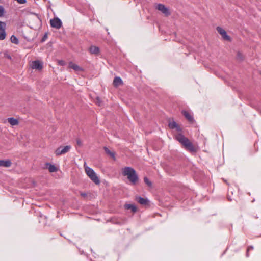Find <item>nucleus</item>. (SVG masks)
I'll use <instances>...</instances> for the list:
<instances>
[{
  "label": "nucleus",
  "instance_id": "nucleus-1",
  "mask_svg": "<svg viewBox=\"0 0 261 261\" xmlns=\"http://www.w3.org/2000/svg\"><path fill=\"white\" fill-rule=\"evenodd\" d=\"M175 139L178 141L188 151L191 152H195L196 150L189 139L183 134L179 133L175 136Z\"/></svg>",
  "mask_w": 261,
  "mask_h": 261
},
{
  "label": "nucleus",
  "instance_id": "nucleus-2",
  "mask_svg": "<svg viewBox=\"0 0 261 261\" xmlns=\"http://www.w3.org/2000/svg\"><path fill=\"white\" fill-rule=\"evenodd\" d=\"M122 175L126 176L128 180L135 185L139 180L138 175L135 170L130 167H125L122 169Z\"/></svg>",
  "mask_w": 261,
  "mask_h": 261
},
{
  "label": "nucleus",
  "instance_id": "nucleus-3",
  "mask_svg": "<svg viewBox=\"0 0 261 261\" xmlns=\"http://www.w3.org/2000/svg\"><path fill=\"white\" fill-rule=\"evenodd\" d=\"M85 172L90 179L95 184L98 185L100 184V180L93 169L89 167H86Z\"/></svg>",
  "mask_w": 261,
  "mask_h": 261
},
{
  "label": "nucleus",
  "instance_id": "nucleus-4",
  "mask_svg": "<svg viewBox=\"0 0 261 261\" xmlns=\"http://www.w3.org/2000/svg\"><path fill=\"white\" fill-rule=\"evenodd\" d=\"M50 26L56 29H59L62 25L61 20L58 17H55L50 21Z\"/></svg>",
  "mask_w": 261,
  "mask_h": 261
},
{
  "label": "nucleus",
  "instance_id": "nucleus-5",
  "mask_svg": "<svg viewBox=\"0 0 261 261\" xmlns=\"http://www.w3.org/2000/svg\"><path fill=\"white\" fill-rule=\"evenodd\" d=\"M217 31L222 36V37L224 40L227 41H231L230 37L227 35L225 30L220 27H217L216 28Z\"/></svg>",
  "mask_w": 261,
  "mask_h": 261
},
{
  "label": "nucleus",
  "instance_id": "nucleus-6",
  "mask_svg": "<svg viewBox=\"0 0 261 261\" xmlns=\"http://www.w3.org/2000/svg\"><path fill=\"white\" fill-rule=\"evenodd\" d=\"M70 149L71 146L70 145L65 146L63 148L61 147H60L56 150L55 153L57 155H60L67 153Z\"/></svg>",
  "mask_w": 261,
  "mask_h": 261
},
{
  "label": "nucleus",
  "instance_id": "nucleus-7",
  "mask_svg": "<svg viewBox=\"0 0 261 261\" xmlns=\"http://www.w3.org/2000/svg\"><path fill=\"white\" fill-rule=\"evenodd\" d=\"M156 8L164 13L166 16H168L170 14L169 9L166 7L164 5L159 4L157 5Z\"/></svg>",
  "mask_w": 261,
  "mask_h": 261
},
{
  "label": "nucleus",
  "instance_id": "nucleus-8",
  "mask_svg": "<svg viewBox=\"0 0 261 261\" xmlns=\"http://www.w3.org/2000/svg\"><path fill=\"white\" fill-rule=\"evenodd\" d=\"M135 200L142 205H147L149 203V200L147 198H144L141 196H136Z\"/></svg>",
  "mask_w": 261,
  "mask_h": 261
},
{
  "label": "nucleus",
  "instance_id": "nucleus-9",
  "mask_svg": "<svg viewBox=\"0 0 261 261\" xmlns=\"http://www.w3.org/2000/svg\"><path fill=\"white\" fill-rule=\"evenodd\" d=\"M181 114L185 117V118L191 123H193L194 121L193 117L191 114L186 110H182Z\"/></svg>",
  "mask_w": 261,
  "mask_h": 261
},
{
  "label": "nucleus",
  "instance_id": "nucleus-10",
  "mask_svg": "<svg viewBox=\"0 0 261 261\" xmlns=\"http://www.w3.org/2000/svg\"><path fill=\"white\" fill-rule=\"evenodd\" d=\"M45 168L48 169L49 172H56L57 171V168L54 165L49 163H46L45 164Z\"/></svg>",
  "mask_w": 261,
  "mask_h": 261
},
{
  "label": "nucleus",
  "instance_id": "nucleus-11",
  "mask_svg": "<svg viewBox=\"0 0 261 261\" xmlns=\"http://www.w3.org/2000/svg\"><path fill=\"white\" fill-rule=\"evenodd\" d=\"M32 67L33 69L41 70L42 68V64L38 60L32 62Z\"/></svg>",
  "mask_w": 261,
  "mask_h": 261
},
{
  "label": "nucleus",
  "instance_id": "nucleus-12",
  "mask_svg": "<svg viewBox=\"0 0 261 261\" xmlns=\"http://www.w3.org/2000/svg\"><path fill=\"white\" fill-rule=\"evenodd\" d=\"M12 162L10 160H0V166L4 167H9L11 166Z\"/></svg>",
  "mask_w": 261,
  "mask_h": 261
},
{
  "label": "nucleus",
  "instance_id": "nucleus-13",
  "mask_svg": "<svg viewBox=\"0 0 261 261\" xmlns=\"http://www.w3.org/2000/svg\"><path fill=\"white\" fill-rule=\"evenodd\" d=\"M89 51L91 54L97 55L99 53V48L97 46L92 45L89 47Z\"/></svg>",
  "mask_w": 261,
  "mask_h": 261
},
{
  "label": "nucleus",
  "instance_id": "nucleus-14",
  "mask_svg": "<svg viewBox=\"0 0 261 261\" xmlns=\"http://www.w3.org/2000/svg\"><path fill=\"white\" fill-rule=\"evenodd\" d=\"M69 67L70 68L73 69L75 71H82L83 69L81 67H80L79 65H77L76 64L73 63L72 62H70L69 63Z\"/></svg>",
  "mask_w": 261,
  "mask_h": 261
},
{
  "label": "nucleus",
  "instance_id": "nucleus-15",
  "mask_svg": "<svg viewBox=\"0 0 261 261\" xmlns=\"http://www.w3.org/2000/svg\"><path fill=\"white\" fill-rule=\"evenodd\" d=\"M124 207L126 210L131 209L133 213L136 212L137 210L136 206L135 205L132 204H125Z\"/></svg>",
  "mask_w": 261,
  "mask_h": 261
},
{
  "label": "nucleus",
  "instance_id": "nucleus-16",
  "mask_svg": "<svg viewBox=\"0 0 261 261\" xmlns=\"http://www.w3.org/2000/svg\"><path fill=\"white\" fill-rule=\"evenodd\" d=\"M122 83L123 81L121 77L117 76L114 78L113 81V84L115 86H118Z\"/></svg>",
  "mask_w": 261,
  "mask_h": 261
},
{
  "label": "nucleus",
  "instance_id": "nucleus-17",
  "mask_svg": "<svg viewBox=\"0 0 261 261\" xmlns=\"http://www.w3.org/2000/svg\"><path fill=\"white\" fill-rule=\"evenodd\" d=\"M8 122L12 125H16L18 124L19 122L17 119L13 117H10L8 118Z\"/></svg>",
  "mask_w": 261,
  "mask_h": 261
},
{
  "label": "nucleus",
  "instance_id": "nucleus-18",
  "mask_svg": "<svg viewBox=\"0 0 261 261\" xmlns=\"http://www.w3.org/2000/svg\"><path fill=\"white\" fill-rule=\"evenodd\" d=\"M6 27L0 30V40H3L5 39L6 33L5 31Z\"/></svg>",
  "mask_w": 261,
  "mask_h": 261
},
{
  "label": "nucleus",
  "instance_id": "nucleus-19",
  "mask_svg": "<svg viewBox=\"0 0 261 261\" xmlns=\"http://www.w3.org/2000/svg\"><path fill=\"white\" fill-rule=\"evenodd\" d=\"M103 149L107 154H109L110 156H111L112 158H113L114 159V160H115V154L114 152H112L107 147H104Z\"/></svg>",
  "mask_w": 261,
  "mask_h": 261
},
{
  "label": "nucleus",
  "instance_id": "nucleus-20",
  "mask_svg": "<svg viewBox=\"0 0 261 261\" xmlns=\"http://www.w3.org/2000/svg\"><path fill=\"white\" fill-rule=\"evenodd\" d=\"M10 40L12 43H14L15 44H18L19 43L18 39L17 38L16 36H15L14 35L11 36Z\"/></svg>",
  "mask_w": 261,
  "mask_h": 261
},
{
  "label": "nucleus",
  "instance_id": "nucleus-21",
  "mask_svg": "<svg viewBox=\"0 0 261 261\" xmlns=\"http://www.w3.org/2000/svg\"><path fill=\"white\" fill-rule=\"evenodd\" d=\"M177 123L175 121H172L169 122L168 126L171 129H174L177 126Z\"/></svg>",
  "mask_w": 261,
  "mask_h": 261
},
{
  "label": "nucleus",
  "instance_id": "nucleus-22",
  "mask_svg": "<svg viewBox=\"0 0 261 261\" xmlns=\"http://www.w3.org/2000/svg\"><path fill=\"white\" fill-rule=\"evenodd\" d=\"M144 182L149 187H151L152 186V182L147 177L144 178Z\"/></svg>",
  "mask_w": 261,
  "mask_h": 261
},
{
  "label": "nucleus",
  "instance_id": "nucleus-23",
  "mask_svg": "<svg viewBox=\"0 0 261 261\" xmlns=\"http://www.w3.org/2000/svg\"><path fill=\"white\" fill-rule=\"evenodd\" d=\"M6 11L3 6L0 5V17H3L5 15Z\"/></svg>",
  "mask_w": 261,
  "mask_h": 261
},
{
  "label": "nucleus",
  "instance_id": "nucleus-24",
  "mask_svg": "<svg viewBox=\"0 0 261 261\" xmlns=\"http://www.w3.org/2000/svg\"><path fill=\"white\" fill-rule=\"evenodd\" d=\"M237 57L238 59H239L240 60H242L243 59V56L241 54V53L240 52H238L237 53Z\"/></svg>",
  "mask_w": 261,
  "mask_h": 261
},
{
  "label": "nucleus",
  "instance_id": "nucleus-25",
  "mask_svg": "<svg viewBox=\"0 0 261 261\" xmlns=\"http://www.w3.org/2000/svg\"><path fill=\"white\" fill-rule=\"evenodd\" d=\"M6 26V24L5 22H3L0 21V30H1L3 28Z\"/></svg>",
  "mask_w": 261,
  "mask_h": 261
},
{
  "label": "nucleus",
  "instance_id": "nucleus-26",
  "mask_svg": "<svg viewBox=\"0 0 261 261\" xmlns=\"http://www.w3.org/2000/svg\"><path fill=\"white\" fill-rule=\"evenodd\" d=\"M76 143L79 146H81L82 145V142L80 139H76Z\"/></svg>",
  "mask_w": 261,
  "mask_h": 261
},
{
  "label": "nucleus",
  "instance_id": "nucleus-27",
  "mask_svg": "<svg viewBox=\"0 0 261 261\" xmlns=\"http://www.w3.org/2000/svg\"><path fill=\"white\" fill-rule=\"evenodd\" d=\"M17 2L21 4H25L27 2L26 0H17Z\"/></svg>",
  "mask_w": 261,
  "mask_h": 261
},
{
  "label": "nucleus",
  "instance_id": "nucleus-28",
  "mask_svg": "<svg viewBox=\"0 0 261 261\" xmlns=\"http://www.w3.org/2000/svg\"><path fill=\"white\" fill-rule=\"evenodd\" d=\"M58 63L60 65L63 66L65 65V62L63 60H59L58 61Z\"/></svg>",
  "mask_w": 261,
  "mask_h": 261
},
{
  "label": "nucleus",
  "instance_id": "nucleus-29",
  "mask_svg": "<svg viewBox=\"0 0 261 261\" xmlns=\"http://www.w3.org/2000/svg\"><path fill=\"white\" fill-rule=\"evenodd\" d=\"M178 132H182V128L178 125H177V126L175 128Z\"/></svg>",
  "mask_w": 261,
  "mask_h": 261
},
{
  "label": "nucleus",
  "instance_id": "nucleus-30",
  "mask_svg": "<svg viewBox=\"0 0 261 261\" xmlns=\"http://www.w3.org/2000/svg\"><path fill=\"white\" fill-rule=\"evenodd\" d=\"M46 38H47V34H45L42 39V42L45 41V40L46 39Z\"/></svg>",
  "mask_w": 261,
  "mask_h": 261
},
{
  "label": "nucleus",
  "instance_id": "nucleus-31",
  "mask_svg": "<svg viewBox=\"0 0 261 261\" xmlns=\"http://www.w3.org/2000/svg\"><path fill=\"white\" fill-rule=\"evenodd\" d=\"M253 249V247L252 246H250L249 247H248V248L247 249V251H249V250H252Z\"/></svg>",
  "mask_w": 261,
  "mask_h": 261
},
{
  "label": "nucleus",
  "instance_id": "nucleus-32",
  "mask_svg": "<svg viewBox=\"0 0 261 261\" xmlns=\"http://www.w3.org/2000/svg\"><path fill=\"white\" fill-rule=\"evenodd\" d=\"M97 103H98V106L100 105V101L99 98H97Z\"/></svg>",
  "mask_w": 261,
  "mask_h": 261
},
{
  "label": "nucleus",
  "instance_id": "nucleus-33",
  "mask_svg": "<svg viewBox=\"0 0 261 261\" xmlns=\"http://www.w3.org/2000/svg\"><path fill=\"white\" fill-rule=\"evenodd\" d=\"M81 195L82 197H85V196H86L87 194L85 193H81Z\"/></svg>",
  "mask_w": 261,
  "mask_h": 261
},
{
  "label": "nucleus",
  "instance_id": "nucleus-34",
  "mask_svg": "<svg viewBox=\"0 0 261 261\" xmlns=\"http://www.w3.org/2000/svg\"><path fill=\"white\" fill-rule=\"evenodd\" d=\"M6 57H7L8 59H11V56H10V55H7L6 56Z\"/></svg>",
  "mask_w": 261,
  "mask_h": 261
},
{
  "label": "nucleus",
  "instance_id": "nucleus-35",
  "mask_svg": "<svg viewBox=\"0 0 261 261\" xmlns=\"http://www.w3.org/2000/svg\"><path fill=\"white\" fill-rule=\"evenodd\" d=\"M246 256L247 257L249 256V253H248V251L247 250V252H246Z\"/></svg>",
  "mask_w": 261,
  "mask_h": 261
},
{
  "label": "nucleus",
  "instance_id": "nucleus-36",
  "mask_svg": "<svg viewBox=\"0 0 261 261\" xmlns=\"http://www.w3.org/2000/svg\"><path fill=\"white\" fill-rule=\"evenodd\" d=\"M224 180V181H225V182L227 185H228V183H227V182L226 180Z\"/></svg>",
  "mask_w": 261,
  "mask_h": 261
},
{
  "label": "nucleus",
  "instance_id": "nucleus-37",
  "mask_svg": "<svg viewBox=\"0 0 261 261\" xmlns=\"http://www.w3.org/2000/svg\"><path fill=\"white\" fill-rule=\"evenodd\" d=\"M48 3H49V4H50V1H48Z\"/></svg>",
  "mask_w": 261,
  "mask_h": 261
}]
</instances>
